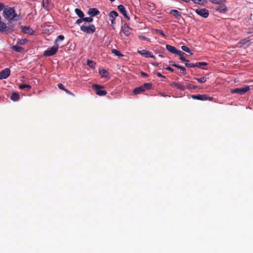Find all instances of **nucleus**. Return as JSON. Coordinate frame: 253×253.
<instances>
[{"instance_id":"09e8293b","label":"nucleus","mask_w":253,"mask_h":253,"mask_svg":"<svg viewBox=\"0 0 253 253\" xmlns=\"http://www.w3.org/2000/svg\"><path fill=\"white\" fill-rule=\"evenodd\" d=\"M156 74H157V76H158V77H159L165 78V76H163V75H162L160 73H159V72H157V73H156Z\"/></svg>"},{"instance_id":"b1692460","label":"nucleus","mask_w":253,"mask_h":253,"mask_svg":"<svg viewBox=\"0 0 253 253\" xmlns=\"http://www.w3.org/2000/svg\"><path fill=\"white\" fill-rule=\"evenodd\" d=\"M75 12L80 18H83V17H84V14L81 9L76 8L75 9Z\"/></svg>"},{"instance_id":"cd10ccee","label":"nucleus","mask_w":253,"mask_h":253,"mask_svg":"<svg viewBox=\"0 0 253 253\" xmlns=\"http://www.w3.org/2000/svg\"><path fill=\"white\" fill-rule=\"evenodd\" d=\"M209 1L214 4H223L225 2V0H209Z\"/></svg>"},{"instance_id":"8fccbe9b","label":"nucleus","mask_w":253,"mask_h":253,"mask_svg":"<svg viewBox=\"0 0 253 253\" xmlns=\"http://www.w3.org/2000/svg\"><path fill=\"white\" fill-rule=\"evenodd\" d=\"M152 5H151V6L154 7L155 4L154 3H152Z\"/></svg>"},{"instance_id":"c03bdc74","label":"nucleus","mask_w":253,"mask_h":253,"mask_svg":"<svg viewBox=\"0 0 253 253\" xmlns=\"http://www.w3.org/2000/svg\"><path fill=\"white\" fill-rule=\"evenodd\" d=\"M83 21V18H81V19H78L76 22V24H80V23H81Z\"/></svg>"},{"instance_id":"2eb2a0df","label":"nucleus","mask_w":253,"mask_h":253,"mask_svg":"<svg viewBox=\"0 0 253 253\" xmlns=\"http://www.w3.org/2000/svg\"><path fill=\"white\" fill-rule=\"evenodd\" d=\"M99 11L95 8H89L88 11V14L91 16L93 17L99 14Z\"/></svg>"},{"instance_id":"f704fd0d","label":"nucleus","mask_w":253,"mask_h":253,"mask_svg":"<svg viewBox=\"0 0 253 253\" xmlns=\"http://www.w3.org/2000/svg\"><path fill=\"white\" fill-rule=\"evenodd\" d=\"M195 65H196L197 67H200L201 66H207L208 63L207 62H200L195 63Z\"/></svg>"},{"instance_id":"4468645a","label":"nucleus","mask_w":253,"mask_h":253,"mask_svg":"<svg viewBox=\"0 0 253 253\" xmlns=\"http://www.w3.org/2000/svg\"><path fill=\"white\" fill-rule=\"evenodd\" d=\"M170 85L171 87H175L181 91H184L185 89V87L183 85L175 82H172Z\"/></svg>"},{"instance_id":"49530a36","label":"nucleus","mask_w":253,"mask_h":253,"mask_svg":"<svg viewBox=\"0 0 253 253\" xmlns=\"http://www.w3.org/2000/svg\"><path fill=\"white\" fill-rule=\"evenodd\" d=\"M140 74L142 77H148V75L144 72H141Z\"/></svg>"},{"instance_id":"ea45409f","label":"nucleus","mask_w":253,"mask_h":253,"mask_svg":"<svg viewBox=\"0 0 253 253\" xmlns=\"http://www.w3.org/2000/svg\"><path fill=\"white\" fill-rule=\"evenodd\" d=\"M169 64L170 66L175 67L177 68H178V67L179 66V65L175 64V62L173 61H170L169 62Z\"/></svg>"},{"instance_id":"37998d69","label":"nucleus","mask_w":253,"mask_h":253,"mask_svg":"<svg viewBox=\"0 0 253 253\" xmlns=\"http://www.w3.org/2000/svg\"><path fill=\"white\" fill-rule=\"evenodd\" d=\"M64 91L68 94H70V95H71L72 96H74V94L72 92H71L70 91H69V90L66 89H64Z\"/></svg>"},{"instance_id":"f03ea898","label":"nucleus","mask_w":253,"mask_h":253,"mask_svg":"<svg viewBox=\"0 0 253 253\" xmlns=\"http://www.w3.org/2000/svg\"><path fill=\"white\" fill-rule=\"evenodd\" d=\"M152 83H145L143 85L135 88L133 90V93L134 94H138L141 92H143L147 90H149L152 88Z\"/></svg>"},{"instance_id":"603ef678","label":"nucleus","mask_w":253,"mask_h":253,"mask_svg":"<svg viewBox=\"0 0 253 253\" xmlns=\"http://www.w3.org/2000/svg\"><path fill=\"white\" fill-rule=\"evenodd\" d=\"M110 1H111V2H113V1H114L115 0H109Z\"/></svg>"},{"instance_id":"7ed1b4c3","label":"nucleus","mask_w":253,"mask_h":253,"mask_svg":"<svg viewBox=\"0 0 253 253\" xmlns=\"http://www.w3.org/2000/svg\"><path fill=\"white\" fill-rule=\"evenodd\" d=\"M95 30V27L93 24L86 25L85 23L81 26V30L87 34H92Z\"/></svg>"},{"instance_id":"2f4dec72","label":"nucleus","mask_w":253,"mask_h":253,"mask_svg":"<svg viewBox=\"0 0 253 253\" xmlns=\"http://www.w3.org/2000/svg\"><path fill=\"white\" fill-rule=\"evenodd\" d=\"M112 53H114V54H115L116 55L118 56H123L120 51H119V50H118L116 49H113L112 50Z\"/></svg>"},{"instance_id":"4c0bfd02","label":"nucleus","mask_w":253,"mask_h":253,"mask_svg":"<svg viewBox=\"0 0 253 253\" xmlns=\"http://www.w3.org/2000/svg\"><path fill=\"white\" fill-rule=\"evenodd\" d=\"M178 69H180V70H181V73L182 74H183V75H185V74H186V69H185L184 67H182V66H180V65H179V66L178 67Z\"/></svg>"},{"instance_id":"a878e982","label":"nucleus","mask_w":253,"mask_h":253,"mask_svg":"<svg viewBox=\"0 0 253 253\" xmlns=\"http://www.w3.org/2000/svg\"><path fill=\"white\" fill-rule=\"evenodd\" d=\"M186 87L188 89H200V88L196 85H194L192 84H186Z\"/></svg>"},{"instance_id":"9b49d317","label":"nucleus","mask_w":253,"mask_h":253,"mask_svg":"<svg viewBox=\"0 0 253 253\" xmlns=\"http://www.w3.org/2000/svg\"><path fill=\"white\" fill-rule=\"evenodd\" d=\"M118 9L124 15V16L128 20H129V17L127 14L126 8L123 5H119L118 6Z\"/></svg>"},{"instance_id":"473e14b6","label":"nucleus","mask_w":253,"mask_h":253,"mask_svg":"<svg viewBox=\"0 0 253 253\" xmlns=\"http://www.w3.org/2000/svg\"><path fill=\"white\" fill-rule=\"evenodd\" d=\"M19 88L21 89H23L25 88H27L29 89L31 88V86L29 84H21L19 86Z\"/></svg>"},{"instance_id":"1a4fd4ad","label":"nucleus","mask_w":253,"mask_h":253,"mask_svg":"<svg viewBox=\"0 0 253 253\" xmlns=\"http://www.w3.org/2000/svg\"><path fill=\"white\" fill-rule=\"evenodd\" d=\"M10 74V70L9 68H5L0 72V80L5 79L8 78Z\"/></svg>"},{"instance_id":"c756f323","label":"nucleus","mask_w":253,"mask_h":253,"mask_svg":"<svg viewBox=\"0 0 253 253\" xmlns=\"http://www.w3.org/2000/svg\"><path fill=\"white\" fill-rule=\"evenodd\" d=\"M195 80H196L199 83L203 84L207 81V78L206 77H202L200 78H194Z\"/></svg>"},{"instance_id":"72a5a7b5","label":"nucleus","mask_w":253,"mask_h":253,"mask_svg":"<svg viewBox=\"0 0 253 253\" xmlns=\"http://www.w3.org/2000/svg\"><path fill=\"white\" fill-rule=\"evenodd\" d=\"M64 39V37L63 35H59L57 36L55 41V44H57L56 43L58 41H62Z\"/></svg>"},{"instance_id":"a18cd8bd","label":"nucleus","mask_w":253,"mask_h":253,"mask_svg":"<svg viewBox=\"0 0 253 253\" xmlns=\"http://www.w3.org/2000/svg\"><path fill=\"white\" fill-rule=\"evenodd\" d=\"M165 69L169 71H170L171 72H173V69L171 67H170L168 66Z\"/></svg>"},{"instance_id":"f3484780","label":"nucleus","mask_w":253,"mask_h":253,"mask_svg":"<svg viewBox=\"0 0 253 253\" xmlns=\"http://www.w3.org/2000/svg\"><path fill=\"white\" fill-rule=\"evenodd\" d=\"M169 13L172 14L175 18L178 19L181 17V13L176 9L171 10Z\"/></svg>"},{"instance_id":"aec40b11","label":"nucleus","mask_w":253,"mask_h":253,"mask_svg":"<svg viewBox=\"0 0 253 253\" xmlns=\"http://www.w3.org/2000/svg\"><path fill=\"white\" fill-rule=\"evenodd\" d=\"M216 10L220 12H225L227 11V8L225 5L222 4V6H219L218 7L216 8Z\"/></svg>"},{"instance_id":"ddd939ff","label":"nucleus","mask_w":253,"mask_h":253,"mask_svg":"<svg viewBox=\"0 0 253 253\" xmlns=\"http://www.w3.org/2000/svg\"><path fill=\"white\" fill-rule=\"evenodd\" d=\"M166 49L169 51L170 52L172 53H174V54H176L178 53L179 54H181V53L180 52V50H177L176 48L173 46H171L170 45H169V44H167L166 45Z\"/></svg>"},{"instance_id":"6e6552de","label":"nucleus","mask_w":253,"mask_h":253,"mask_svg":"<svg viewBox=\"0 0 253 253\" xmlns=\"http://www.w3.org/2000/svg\"><path fill=\"white\" fill-rule=\"evenodd\" d=\"M195 12L203 18H207L209 15V10L206 8H197Z\"/></svg>"},{"instance_id":"79ce46f5","label":"nucleus","mask_w":253,"mask_h":253,"mask_svg":"<svg viewBox=\"0 0 253 253\" xmlns=\"http://www.w3.org/2000/svg\"><path fill=\"white\" fill-rule=\"evenodd\" d=\"M57 85H58V87H59V88H60L61 90H63L64 91V89H66V88H64L63 84H62L61 83L58 84Z\"/></svg>"},{"instance_id":"c85d7f7f","label":"nucleus","mask_w":253,"mask_h":253,"mask_svg":"<svg viewBox=\"0 0 253 253\" xmlns=\"http://www.w3.org/2000/svg\"><path fill=\"white\" fill-rule=\"evenodd\" d=\"M87 65L91 67V68H95V65H96V63L92 61V60H87Z\"/></svg>"},{"instance_id":"7c9ffc66","label":"nucleus","mask_w":253,"mask_h":253,"mask_svg":"<svg viewBox=\"0 0 253 253\" xmlns=\"http://www.w3.org/2000/svg\"><path fill=\"white\" fill-rule=\"evenodd\" d=\"M181 48L182 50H183L187 53H189L191 54H193V53L191 52V50L186 46L183 45L181 46Z\"/></svg>"},{"instance_id":"e433bc0d","label":"nucleus","mask_w":253,"mask_h":253,"mask_svg":"<svg viewBox=\"0 0 253 253\" xmlns=\"http://www.w3.org/2000/svg\"><path fill=\"white\" fill-rule=\"evenodd\" d=\"M185 65L186 67L188 68H194L196 67L195 63H188L186 62L185 63Z\"/></svg>"},{"instance_id":"0eeeda50","label":"nucleus","mask_w":253,"mask_h":253,"mask_svg":"<svg viewBox=\"0 0 253 253\" xmlns=\"http://www.w3.org/2000/svg\"><path fill=\"white\" fill-rule=\"evenodd\" d=\"M93 88L96 90V94L99 96H104L107 94V91L104 90H102V88H104L102 85L98 84H93Z\"/></svg>"},{"instance_id":"423d86ee","label":"nucleus","mask_w":253,"mask_h":253,"mask_svg":"<svg viewBox=\"0 0 253 253\" xmlns=\"http://www.w3.org/2000/svg\"><path fill=\"white\" fill-rule=\"evenodd\" d=\"M191 98L193 99L199 100L202 101L205 100H212L213 98L212 97H210L207 94H196V95H191Z\"/></svg>"},{"instance_id":"5701e85b","label":"nucleus","mask_w":253,"mask_h":253,"mask_svg":"<svg viewBox=\"0 0 253 253\" xmlns=\"http://www.w3.org/2000/svg\"><path fill=\"white\" fill-rule=\"evenodd\" d=\"M251 41V39L250 38H248L246 39H244L242 40L241 41H240L238 43L239 45H240L241 46Z\"/></svg>"},{"instance_id":"a211bd4d","label":"nucleus","mask_w":253,"mask_h":253,"mask_svg":"<svg viewBox=\"0 0 253 253\" xmlns=\"http://www.w3.org/2000/svg\"><path fill=\"white\" fill-rule=\"evenodd\" d=\"M122 30L124 34L126 36H128L130 34L128 27L126 25L122 27Z\"/></svg>"},{"instance_id":"393cba45","label":"nucleus","mask_w":253,"mask_h":253,"mask_svg":"<svg viewBox=\"0 0 253 253\" xmlns=\"http://www.w3.org/2000/svg\"><path fill=\"white\" fill-rule=\"evenodd\" d=\"M49 2V0H42V6L44 9L48 10Z\"/></svg>"},{"instance_id":"6ab92c4d","label":"nucleus","mask_w":253,"mask_h":253,"mask_svg":"<svg viewBox=\"0 0 253 253\" xmlns=\"http://www.w3.org/2000/svg\"><path fill=\"white\" fill-rule=\"evenodd\" d=\"M10 98L12 100L14 101H16L19 99L20 96L18 93L16 92H13Z\"/></svg>"},{"instance_id":"20e7f679","label":"nucleus","mask_w":253,"mask_h":253,"mask_svg":"<svg viewBox=\"0 0 253 253\" xmlns=\"http://www.w3.org/2000/svg\"><path fill=\"white\" fill-rule=\"evenodd\" d=\"M58 45L55 44L51 48H48L47 50H45L43 52L44 56H51L56 54L58 49Z\"/></svg>"},{"instance_id":"a19ab883","label":"nucleus","mask_w":253,"mask_h":253,"mask_svg":"<svg viewBox=\"0 0 253 253\" xmlns=\"http://www.w3.org/2000/svg\"><path fill=\"white\" fill-rule=\"evenodd\" d=\"M138 38L140 40H143V41L149 40V39L148 38H147L145 36H142V35L138 36Z\"/></svg>"},{"instance_id":"c9c22d12","label":"nucleus","mask_w":253,"mask_h":253,"mask_svg":"<svg viewBox=\"0 0 253 253\" xmlns=\"http://www.w3.org/2000/svg\"><path fill=\"white\" fill-rule=\"evenodd\" d=\"M83 20L84 21L88 22V23H90L93 21V18L92 17H85L84 18L83 17Z\"/></svg>"},{"instance_id":"39448f33","label":"nucleus","mask_w":253,"mask_h":253,"mask_svg":"<svg viewBox=\"0 0 253 253\" xmlns=\"http://www.w3.org/2000/svg\"><path fill=\"white\" fill-rule=\"evenodd\" d=\"M250 89L249 86L247 85L244 87L236 88L231 90L232 93H237L239 94H244Z\"/></svg>"},{"instance_id":"58836bf2","label":"nucleus","mask_w":253,"mask_h":253,"mask_svg":"<svg viewBox=\"0 0 253 253\" xmlns=\"http://www.w3.org/2000/svg\"><path fill=\"white\" fill-rule=\"evenodd\" d=\"M155 31H156V32L157 34L161 35V36H162L164 37H166V35L164 33V32L162 30H159V29H156Z\"/></svg>"},{"instance_id":"dca6fc26","label":"nucleus","mask_w":253,"mask_h":253,"mask_svg":"<svg viewBox=\"0 0 253 253\" xmlns=\"http://www.w3.org/2000/svg\"><path fill=\"white\" fill-rule=\"evenodd\" d=\"M22 32L24 34H28L29 35H33L34 32V30L29 27H22Z\"/></svg>"},{"instance_id":"412c9836","label":"nucleus","mask_w":253,"mask_h":253,"mask_svg":"<svg viewBox=\"0 0 253 253\" xmlns=\"http://www.w3.org/2000/svg\"><path fill=\"white\" fill-rule=\"evenodd\" d=\"M11 48L13 50L18 52H22L24 50L22 47L18 45H13Z\"/></svg>"},{"instance_id":"bb28decb","label":"nucleus","mask_w":253,"mask_h":253,"mask_svg":"<svg viewBox=\"0 0 253 253\" xmlns=\"http://www.w3.org/2000/svg\"><path fill=\"white\" fill-rule=\"evenodd\" d=\"M180 52L181 54H179L178 53H176L177 55L180 56V59L183 62H189V60H187L185 58V57L183 56L184 53L180 50Z\"/></svg>"},{"instance_id":"f8f14e48","label":"nucleus","mask_w":253,"mask_h":253,"mask_svg":"<svg viewBox=\"0 0 253 253\" xmlns=\"http://www.w3.org/2000/svg\"><path fill=\"white\" fill-rule=\"evenodd\" d=\"M109 16V19L111 22V24H115V18L118 16V13L116 11L113 10L110 12Z\"/></svg>"},{"instance_id":"3c124183","label":"nucleus","mask_w":253,"mask_h":253,"mask_svg":"<svg viewBox=\"0 0 253 253\" xmlns=\"http://www.w3.org/2000/svg\"><path fill=\"white\" fill-rule=\"evenodd\" d=\"M152 5H151V6L154 7L155 4L154 3H152Z\"/></svg>"},{"instance_id":"4be33fe9","label":"nucleus","mask_w":253,"mask_h":253,"mask_svg":"<svg viewBox=\"0 0 253 253\" xmlns=\"http://www.w3.org/2000/svg\"><path fill=\"white\" fill-rule=\"evenodd\" d=\"M99 73L102 77H107L109 75V73L105 69L99 70Z\"/></svg>"},{"instance_id":"9d476101","label":"nucleus","mask_w":253,"mask_h":253,"mask_svg":"<svg viewBox=\"0 0 253 253\" xmlns=\"http://www.w3.org/2000/svg\"><path fill=\"white\" fill-rule=\"evenodd\" d=\"M138 53L140 55L144 56L145 57H150V58H154V56L152 54V53L149 51L146 50H138Z\"/></svg>"},{"instance_id":"de8ad7c7","label":"nucleus","mask_w":253,"mask_h":253,"mask_svg":"<svg viewBox=\"0 0 253 253\" xmlns=\"http://www.w3.org/2000/svg\"><path fill=\"white\" fill-rule=\"evenodd\" d=\"M4 7V5L3 3H0V11L2 10Z\"/></svg>"},{"instance_id":"f257e3e1","label":"nucleus","mask_w":253,"mask_h":253,"mask_svg":"<svg viewBox=\"0 0 253 253\" xmlns=\"http://www.w3.org/2000/svg\"><path fill=\"white\" fill-rule=\"evenodd\" d=\"M3 13V16L9 20H13L17 16L15 9L12 7L5 8Z\"/></svg>"}]
</instances>
